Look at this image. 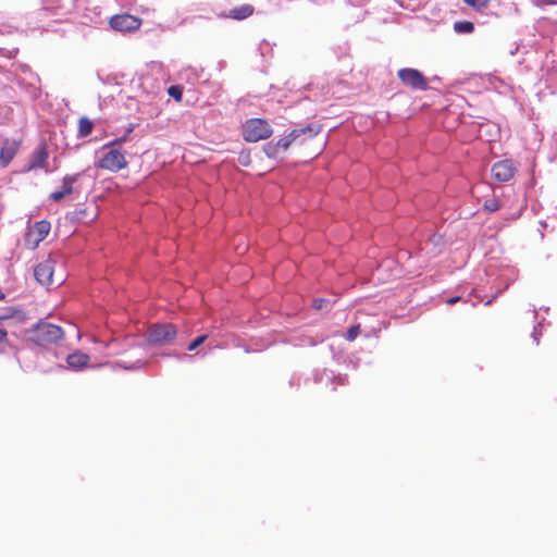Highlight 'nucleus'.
<instances>
[{"mask_svg": "<svg viewBox=\"0 0 557 557\" xmlns=\"http://www.w3.org/2000/svg\"><path fill=\"white\" fill-rule=\"evenodd\" d=\"M34 231L37 233V242H41L46 238L50 231V223L48 221H39L34 225Z\"/></svg>", "mask_w": 557, "mask_h": 557, "instance_id": "f3484780", "label": "nucleus"}, {"mask_svg": "<svg viewBox=\"0 0 557 557\" xmlns=\"http://www.w3.org/2000/svg\"><path fill=\"white\" fill-rule=\"evenodd\" d=\"M272 127L263 119H250L244 126L243 136L248 143H257L272 135Z\"/></svg>", "mask_w": 557, "mask_h": 557, "instance_id": "7ed1b4c3", "label": "nucleus"}, {"mask_svg": "<svg viewBox=\"0 0 557 557\" xmlns=\"http://www.w3.org/2000/svg\"><path fill=\"white\" fill-rule=\"evenodd\" d=\"M359 333H360V324L351 325L347 331L346 339L349 342H352L357 338Z\"/></svg>", "mask_w": 557, "mask_h": 557, "instance_id": "5701e85b", "label": "nucleus"}, {"mask_svg": "<svg viewBox=\"0 0 557 557\" xmlns=\"http://www.w3.org/2000/svg\"><path fill=\"white\" fill-rule=\"evenodd\" d=\"M318 134V131L313 126L308 125L299 129H293L287 136L280 138L276 144L278 149L286 151L289 146L295 143L300 136L313 138Z\"/></svg>", "mask_w": 557, "mask_h": 557, "instance_id": "f8f14e48", "label": "nucleus"}, {"mask_svg": "<svg viewBox=\"0 0 557 557\" xmlns=\"http://www.w3.org/2000/svg\"><path fill=\"white\" fill-rule=\"evenodd\" d=\"M88 361L89 356L81 351L73 352L66 358L69 367L73 369H82L88 363Z\"/></svg>", "mask_w": 557, "mask_h": 557, "instance_id": "4468645a", "label": "nucleus"}, {"mask_svg": "<svg viewBox=\"0 0 557 557\" xmlns=\"http://www.w3.org/2000/svg\"><path fill=\"white\" fill-rule=\"evenodd\" d=\"M534 4L540 8H544L547 5L557 4V0H534Z\"/></svg>", "mask_w": 557, "mask_h": 557, "instance_id": "a878e982", "label": "nucleus"}, {"mask_svg": "<svg viewBox=\"0 0 557 557\" xmlns=\"http://www.w3.org/2000/svg\"><path fill=\"white\" fill-rule=\"evenodd\" d=\"M463 2L476 10H483L486 9L490 4V0H463Z\"/></svg>", "mask_w": 557, "mask_h": 557, "instance_id": "aec40b11", "label": "nucleus"}, {"mask_svg": "<svg viewBox=\"0 0 557 557\" xmlns=\"http://www.w3.org/2000/svg\"><path fill=\"white\" fill-rule=\"evenodd\" d=\"M112 28L120 32H134L141 25V20L132 14H117L110 18Z\"/></svg>", "mask_w": 557, "mask_h": 557, "instance_id": "9d476101", "label": "nucleus"}, {"mask_svg": "<svg viewBox=\"0 0 557 557\" xmlns=\"http://www.w3.org/2000/svg\"><path fill=\"white\" fill-rule=\"evenodd\" d=\"M27 334L32 343L45 348L57 345L64 337V331L59 325L42 320L33 325Z\"/></svg>", "mask_w": 557, "mask_h": 557, "instance_id": "f257e3e1", "label": "nucleus"}, {"mask_svg": "<svg viewBox=\"0 0 557 557\" xmlns=\"http://www.w3.org/2000/svg\"><path fill=\"white\" fill-rule=\"evenodd\" d=\"M397 77L407 87L414 90H426L428 79L416 69L405 67L397 72Z\"/></svg>", "mask_w": 557, "mask_h": 557, "instance_id": "423d86ee", "label": "nucleus"}, {"mask_svg": "<svg viewBox=\"0 0 557 557\" xmlns=\"http://www.w3.org/2000/svg\"><path fill=\"white\" fill-rule=\"evenodd\" d=\"M26 315L21 310H15L12 314H0V352L9 354L16 352V348L10 343L8 338V330L15 323H24Z\"/></svg>", "mask_w": 557, "mask_h": 557, "instance_id": "f03ea898", "label": "nucleus"}, {"mask_svg": "<svg viewBox=\"0 0 557 557\" xmlns=\"http://www.w3.org/2000/svg\"><path fill=\"white\" fill-rule=\"evenodd\" d=\"M54 264L55 261L51 258H47L46 260L38 263L34 269V275L36 281L42 286H50L54 283L53 273H54Z\"/></svg>", "mask_w": 557, "mask_h": 557, "instance_id": "6e6552de", "label": "nucleus"}, {"mask_svg": "<svg viewBox=\"0 0 557 557\" xmlns=\"http://www.w3.org/2000/svg\"><path fill=\"white\" fill-rule=\"evenodd\" d=\"M460 300V297L459 296H455V297H450L446 300V304L448 306H451V305H455L456 302H458Z\"/></svg>", "mask_w": 557, "mask_h": 557, "instance_id": "cd10ccee", "label": "nucleus"}, {"mask_svg": "<svg viewBox=\"0 0 557 557\" xmlns=\"http://www.w3.org/2000/svg\"><path fill=\"white\" fill-rule=\"evenodd\" d=\"M326 302L325 299L323 298H319V299H314L313 300V307L317 309V310H320L324 307V304Z\"/></svg>", "mask_w": 557, "mask_h": 557, "instance_id": "bb28decb", "label": "nucleus"}, {"mask_svg": "<svg viewBox=\"0 0 557 557\" xmlns=\"http://www.w3.org/2000/svg\"><path fill=\"white\" fill-rule=\"evenodd\" d=\"M491 171L494 180L500 183H505L515 176L517 172V165L512 160L505 159L494 163Z\"/></svg>", "mask_w": 557, "mask_h": 557, "instance_id": "1a4fd4ad", "label": "nucleus"}, {"mask_svg": "<svg viewBox=\"0 0 557 557\" xmlns=\"http://www.w3.org/2000/svg\"><path fill=\"white\" fill-rule=\"evenodd\" d=\"M278 150V146L275 143H268L264 147V151L269 157H275Z\"/></svg>", "mask_w": 557, "mask_h": 557, "instance_id": "393cba45", "label": "nucleus"}, {"mask_svg": "<svg viewBox=\"0 0 557 557\" xmlns=\"http://www.w3.org/2000/svg\"><path fill=\"white\" fill-rule=\"evenodd\" d=\"M455 29L460 33H472L474 26L471 22H458L455 24Z\"/></svg>", "mask_w": 557, "mask_h": 557, "instance_id": "412c9836", "label": "nucleus"}, {"mask_svg": "<svg viewBox=\"0 0 557 557\" xmlns=\"http://www.w3.org/2000/svg\"><path fill=\"white\" fill-rule=\"evenodd\" d=\"M133 131V127H128L127 128V134H125L124 136H121V137H117L113 140H111L110 143H108L104 148H115V147H120L122 146L123 144H125L126 141H128V134Z\"/></svg>", "mask_w": 557, "mask_h": 557, "instance_id": "a211bd4d", "label": "nucleus"}, {"mask_svg": "<svg viewBox=\"0 0 557 557\" xmlns=\"http://www.w3.org/2000/svg\"><path fill=\"white\" fill-rule=\"evenodd\" d=\"M208 338V336L206 334L203 335H200L198 337H196L187 347V350L188 351H194L195 349H197L200 345H202L206 339Z\"/></svg>", "mask_w": 557, "mask_h": 557, "instance_id": "b1692460", "label": "nucleus"}, {"mask_svg": "<svg viewBox=\"0 0 557 557\" xmlns=\"http://www.w3.org/2000/svg\"><path fill=\"white\" fill-rule=\"evenodd\" d=\"M107 151L97 161L96 165L99 169L116 173L127 166L125 154L116 148H106Z\"/></svg>", "mask_w": 557, "mask_h": 557, "instance_id": "20e7f679", "label": "nucleus"}, {"mask_svg": "<svg viewBox=\"0 0 557 557\" xmlns=\"http://www.w3.org/2000/svg\"><path fill=\"white\" fill-rule=\"evenodd\" d=\"M168 94L173 97L176 101H181L183 98V89L181 86L173 85L168 89Z\"/></svg>", "mask_w": 557, "mask_h": 557, "instance_id": "4be33fe9", "label": "nucleus"}, {"mask_svg": "<svg viewBox=\"0 0 557 557\" xmlns=\"http://www.w3.org/2000/svg\"><path fill=\"white\" fill-rule=\"evenodd\" d=\"M94 129V122L87 117L82 116L78 120V127H77V137L78 138H85L89 136L92 133Z\"/></svg>", "mask_w": 557, "mask_h": 557, "instance_id": "2eb2a0df", "label": "nucleus"}, {"mask_svg": "<svg viewBox=\"0 0 557 557\" xmlns=\"http://www.w3.org/2000/svg\"><path fill=\"white\" fill-rule=\"evenodd\" d=\"M177 330L172 323H157L148 330V342L154 345L170 344L176 336Z\"/></svg>", "mask_w": 557, "mask_h": 557, "instance_id": "39448f33", "label": "nucleus"}, {"mask_svg": "<svg viewBox=\"0 0 557 557\" xmlns=\"http://www.w3.org/2000/svg\"><path fill=\"white\" fill-rule=\"evenodd\" d=\"M49 152L47 145L45 143H40L32 152L28 163L25 165L23 172L28 173L36 170H45L49 172L47 169L48 165Z\"/></svg>", "mask_w": 557, "mask_h": 557, "instance_id": "0eeeda50", "label": "nucleus"}, {"mask_svg": "<svg viewBox=\"0 0 557 557\" xmlns=\"http://www.w3.org/2000/svg\"><path fill=\"white\" fill-rule=\"evenodd\" d=\"M79 174L65 175L62 180V188L50 194L49 199L52 201H61L66 196H71L74 191L73 184L77 182Z\"/></svg>", "mask_w": 557, "mask_h": 557, "instance_id": "ddd939ff", "label": "nucleus"}, {"mask_svg": "<svg viewBox=\"0 0 557 557\" xmlns=\"http://www.w3.org/2000/svg\"><path fill=\"white\" fill-rule=\"evenodd\" d=\"M483 208L487 212L497 211L500 208L499 200L496 197H491L484 201Z\"/></svg>", "mask_w": 557, "mask_h": 557, "instance_id": "6ab92c4d", "label": "nucleus"}, {"mask_svg": "<svg viewBox=\"0 0 557 557\" xmlns=\"http://www.w3.org/2000/svg\"><path fill=\"white\" fill-rule=\"evenodd\" d=\"M253 13V7L245 4L239 8H235L231 11L230 16L236 20H243L250 16Z\"/></svg>", "mask_w": 557, "mask_h": 557, "instance_id": "dca6fc26", "label": "nucleus"}, {"mask_svg": "<svg viewBox=\"0 0 557 557\" xmlns=\"http://www.w3.org/2000/svg\"><path fill=\"white\" fill-rule=\"evenodd\" d=\"M21 140L5 138L0 148V165L5 169L12 162L21 148Z\"/></svg>", "mask_w": 557, "mask_h": 557, "instance_id": "9b49d317", "label": "nucleus"}]
</instances>
